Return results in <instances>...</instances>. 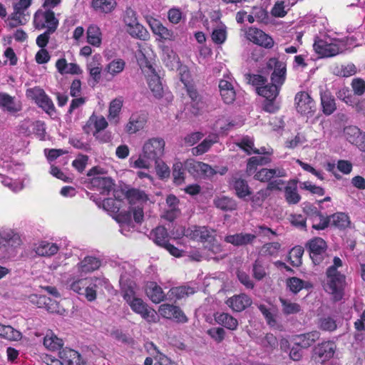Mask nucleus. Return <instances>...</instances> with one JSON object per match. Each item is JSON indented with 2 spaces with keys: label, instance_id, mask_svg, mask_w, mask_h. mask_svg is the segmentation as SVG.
Returning <instances> with one entry per match:
<instances>
[{
  "label": "nucleus",
  "instance_id": "nucleus-60",
  "mask_svg": "<svg viewBox=\"0 0 365 365\" xmlns=\"http://www.w3.org/2000/svg\"><path fill=\"white\" fill-rule=\"evenodd\" d=\"M173 176L175 183L180 185L184 181L185 172L182 164L180 162L176 163L173 165Z\"/></svg>",
  "mask_w": 365,
  "mask_h": 365
},
{
  "label": "nucleus",
  "instance_id": "nucleus-31",
  "mask_svg": "<svg viewBox=\"0 0 365 365\" xmlns=\"http://www.w3.org/2000/svg\"><path fill=\"white\" fill-rule=\"evenodd\" d=\"M215 322L230 330H235L238 327L237 320L225 312H217L214 315Z\"/></svg>",
  "mask_w": 365,
  "mask_h": 365
},
{
  "label": "nucleus",
  "instance_id": "nucleus-9",
  "mask_svg": "<svg viewBox=\"0 0 365 365\" xmlns=\"http://www.w3.org/2000/svg\"><path fill=\"white\" fill-rule=\"evenodd\" d=\"M342 46L341 42L336 39H317L313 47L321 57H332L342 51Z\"/></svg>",
  "mask_w": 365,
  "mask_h": 365
},
{
  "label": "nucleus",
  "instance_id": "nucleus-62",
  "mask_svg": "<svg viewBox=\"0 0 365 365\" xmlns=\"http://www.w3.org/2000/svg\"><path fill=\"white\" fill-rule=\"evenodd\" d=\"M182 17V12L180 9L173 7L168 11V21L173 24H178L180 22Z\"/></svg>",
  "mask_w": 365,
  "mask_h": 365
},
{
  "label": "nucleus",
  "instance_id": "nucleus-29",
  "mask_svg": "<svg viewBox=\"0 0 365 365\" xmlns=\"http://www.w3.org/2000/svg\"><path fill=\"white\" fill-rule=\"evenodd\" d=\"M236 144L244 151H245L247 155H250L252 153L270 154L269 150H267L265 148H261L260 149L255 148L253 139L248 136L242 138Z\"/></svg>",
  "mask_w": 365,
  "mask_h": 365
},
{
  "label": "nucleus",
  "instance_id": "nucleus-28",
  "mask_svg": "<svg viewBox=\"0 0 365 365\" xmlns=\"http://www.w3.org/2000/svg\"><path fill=\"white\" fill-rule=\"evenodd\" d=\"M57 71L61 74L78 75L82 73L80 66L75 63H68L64 58L58 59L56 63Z\"/></svg>",
  "mask_w": 365,
  "mask_h": 365
},
{
  "label": "nucleus",
  "instance_id": "nucleus-49",
  "mask_svg": "<svg viewBox=\"0 0 365 365\" xmlns=\"http://www.w3.org/2000/svg\"><path fill=\"white\" fill-rule=\"evenodd\" d=\"M282 245L278 242H268L263 245L260 249V255L264 257H274L278 256Z\"/></svg>",
  "mask_w": 365,
  "mask_h": 365
},
{
  "label": "nucleus",
  "instance_id": "nucleus-2",
  "mask_svg": "<svg viewBox=\"0 0 365 365\" xmlns=\"http://www.w3.org/2000/svg\"><path fill=\"white\" fill-rule=\"evenodd\" d=\"M165 141L160 138L147 140L143 145L142 152L137 158L131 157L130 166L133 168L149 169L153 161L158 160L163 154Z\"/></svg>",
  "mask_w": 365,
  "mask_h": 365
},
{
  "label": "nucleus",
  "instance_id": "nucleus-58",
  "mask_svg": "<svg viewBox=\"0 0 365 365\" xmlns=\"http://www.w3.org/2000/svg\"><path fill=\"white\" fill-rule=\"evenodd\" d=\"M304 250L302 247L297 246L292 249L289 252V259L293 266L298 267L302 264V257Z\"/></svg>",
  "mask_w": 365,
  "mask_h": 365
},
{
  "label": "nucleus",
  "instance_id": "nucleus-48",
  "mask_svg": "<svg viewBox=\"0 0 365 365\" xmlns=\"http://www.w3.org/2000/svg\"><path fill=\"white\" fill-rule=\"evenodd\" d=\"M163 51V60L165 63L166 66L171 69L178 65V58L176 53L168 46H163L162 47Z\"/></svg>",
  "mask_w": 365,
  "mask_h": 365
},
{
  "label": "nucleus",
  "instance_id": "nucleus-35",
  "mask_svg": "<svg viewBox=\"0 0 365 365\" xmlns=\"http://www.w3.org/2000/svg\"><path fill=\"white\" fill-rule=\"evenodd\" d=\"M0 107L9 113H16L21 110L14 98L5 93H0Z\"/></svg>",
  "mask_w": 365,
  "mask_h": 365
},
{
  "label": "nucleus",
  "instance_id": "nucleus-55",
  "mask_svg": "<svg viewBox=\"0 0 365 365\" xmlns=\"http://www.w3.org/2000/svg\"><path fill=\"white\" fill-rule=\"evenodd\" d=\"M195 292L196 289L190 286L173 287L170 290V295L175 297L177 299L188 297L193 294Z\"/></svg>",
  "mask_w": 365,
  "mask_h": 365
},
{
  "label": "nucleus",
  "instance_id": "nucleus-11",
  "mask_svg": "<svg viewBox=\"0 0 365 365\" xmlns=\"http://www.w3.org/2000/svg\"><path fill=\"white\" fill-rule=\"evenodd\" d=\"M26 95L29 98L34 101L47 113L53 111L54 106L52 101L41 88L36 86L29 88L26 90Z\"/></svg>",
  "mask_w": 365,
  "mask_h": 365
},
{
  "label": "nucleus",
  "instance_id": "nucleus-19",
  "mask_svg": "<svg viewBox=\"0 0 365 365\" xmlns=\"http://www.w3.org/2000/svg\"><path fill=\"white\" fill-rule=\"evenodd\" d=\"M31 302L36 303L38 307L45 308L50 313L59 315H65L66 313V309L61 307L56 301L43 295L33 296Z\"/></svg>",
  "mask_w": 365,
  "mask_h": 365
},
{
  "label": "nucleus",
  "instance_id": "nucleus-39",
  "mask_svg": "<svg viewBox=\"0 0 365 365\" xmlns=\"http://www.w3.org/2000/svg\"><path fill=\"white\" fill-rule=\"evenodd\" d=\"M87 42L96 47H99L102 42V34L99 27L95 25L88 26L86 31Z\"/></svg>",
  "mask_w": 365,
  "mask_h": 365
},
{
  "label": "nucleus",
  "instance_id": "nucleus-34",
  "mask_svg": "<svg viewBox=\"0 0 365 365\" xmlns=\"http://www.w3.org/2000/svg\"><path fill=\"white\" fill-rule=\"evenodd\" d=\"M146 294L150 300L155 304L160 303L165 299L162 288L153 282L147 284Z\"/></svg>",
  "mask_w": 365,
  "mask_h": 365
},
{
  "label": "nucleus",
  "instance_id": "nucleus-16",
  "mask_svg": "<svg viewBox=\"0 0 365 365\" xmlns=\"http://www.w3.org/2000/svg\"><path fill=\"white\" fill-rule=\"evenodd\" d=\"M108 125V123L105 117L93 113L86 121L83 129L86 134H91L98 138V133L106 129Z\"/></svg>",
  "mask_w": 365,
  "mask_h": 365
},
{
  "label": "nucleus",
  "instance_id": "nucleus-21",
  "mask_svg": "<svg viewBox=\"0 0 365 365\" xmlns=\"http://www.w3.org/2000/svg\"><path fill=\"white\" fill-rule=\"evenodd\" d=\"M158 312L164 318L175 319L178 322H185L187 318L178 307L169 304H163L159 307Z\"/></svg>",
  "mask_w": 365,
  "mask_h": 365
},
{
  "label": "nucleus",
  "instance_id": "nucleus-25",
  "mask_svg": "<svg viewBox=\"0 0 365 365\" xmlns=\"http://www.w3.org/2000/svg\"><path fill=\"white\" fill-rule=\"evenodd\" d=\"M146 121V118L143 114L134 113L130 117L125 130L128 134L136 133L144 128Z\"/></svg>",
  "mask_w": 365,
  "mask_h": 365
},
{
  "label": "nucleus",
  "instance_id": "nucleus-44",
  "mask_svg": "<svg viewBox=\"0 0 365 365\" xmlns=\"http://www.w3.org/2000/svg\"><path fill=\"white\" fill-rule=\"evenodd\" d=\"M150 237L153 242L159 246L163 247L168 241V234L167 230L164 227H157L152 230Z\"/></svg>",
  "mask_w": 365,
  "mask_h": 365
},
{
  "label": "nucleus",
  "instance_id": "nucleus-10",
  "mask_svg": "<svg viewBox=\"0 0 365 365\" xmlns=\"http://www.w3.org/2000/svg\"><path fill=\"white\" fill-rule=\"evenodd\" d=\"M103 173L102 168L94 167L88 171V176L94 175L91 180V185L93 188H96L102 194H108L113 190L114 183L110 178L99 175Z\"/></svg>",
  "mask_w": 365,
  "mask_h": 365
},
{
  "label": "nucleus",
  "instance_id": "nucleus-22",
  "mask_svg": "<svg viewBox=\"0 0 365 365\" xmlns=\"http://www.w3.org/2000/svg\"><path fill=\"white\" fill-rule=\"evenodd\" d=\"M255 239V234L240 232L226 236L225 237V241L234 246L240 247L252 244Z\"/></svg>",
  "mask_w": 365,
  "mask_h": 365
},
{
  "label": "nucleus",
  "instance_id": "nucleus-26",
  "mask_svg": "<svg viewBox=\"0 0 365 365\" xmlns=\"http://www.w3.org/2000/svg\"><path fill=\"white\" fill-rule=\"evenodd\" d=\"M287 175L283 168H277L274 169L262 168L255 173L254 178L261 182H268L274 178H282Z\"/></svg>",
  "mask_w": 365,
  "mask_h": 365
},
{
  "label": "nucleus",
  "instance_id": "nucleus-20",
  "mask_svg": "<svg viewBox=\"0 0 365 365\" xmlns=\"http://www.w3.org/2000/svg\"><path fill=\"white\" fill-rule=\"evenodd\" d=\"M335 349V344H317L313 349L312 358L324 363L333 357Z\"/></svg>",
  "mask_w": 365,
  "mask_h": 365
},
{
  "label": "nucleus",
  "instance_id": "nucleus-1",
  "mask_svg": "<svg viewBox=\"0 0 365 365\" xmlns=\"http://www.w3.org/2000/svg\"><path fill=\"white\" fill-rule=\"evenodd\" d=\"M125 276L121 275L120 284L123 292V297L128 304L131 309L136 314L140 315L149 323H156L159 320L157 312L152 308L148 307L142 299L136 297L135 292V284L132 282L125 283Z\"/></svg>",
  "mask_w": 365,
  "mask_h": 365
},
{
  "label": "nucleus",
  "instance_id": "nucleus-3",
  "mask_svg": "<svg viewBox=\"0 0 365 365\" xmlns=\"http://www.w3.org/2000/svg\"><path fill=\"white\" fill-rule=\"evenodd\" d=\"M147 44H138V49L136 52V58L140 68L147 75L148 87L155 98H160L163 95V87L160 78L155 73L153 66L148 61Z\"/></svg>",
  "mask_w": 365,
  "mask_h": 365
},
{
  "label": "nucleus",
  "instance_id": "nucleus-6",
  "mask_svg": "<svg viewBox=\"0 0 365 365\" xmlns=\"http://www.w3.org/2000/svg\"><path fill=\"white\" fill-rule=\"evenodd\" d=\"M127 198L131 205L135 221L140 223L143 220V205L148 200V195L142 190L131 189L126 193Z\"/></svg>",
  "mask_w": 365,
  "mask_h": 365
},
{
  "label": "nucleus",
  "instance_id": "nucleus-7",
  "mask_svg": "<svg viewBox=\"0 0 365 365\" xmlns=\"http://www.w3.org/2000/svg\"><path fill=\"white\" fill-rule=\"evenodd\" d=\"M50 351L58 350V356L67 365H86L81 354L76 350L63 347L64 344H43Z\"/></svg>",
  "mask_w": 365,
  "mask_h": 365
},
{
  "label": "nucleus",
  "instance_id": "nucleus-15",
  "mask_svg": "<svg viewBox=\"0 0 365 365\" xmlns=\"http://www.w3.org/2000/svg\"><path fill=\"white\" fill-rule=\"evenodd\" d=\"M294 106L297 112L303 115L312 113L315 109L314 101L309 94L304 91H300L296 94Z\"/></svg>",
  "mask_w": 365,
  "mask_h": 365
},
{
  "label": "nucleus",
  "instance_id": "nucleus-41",
  "mask_svg": "<svg viewBox=\"0 0 365 365\" xmlns=\"http://www.w3.org/2000/svg\"><path fill=\"white\" fill-rule=\"evenodd\" d=\"M313 221L312 227L315 230H324L330 225L329 217H325L316 207L310 208Z\"/></svg>",
  "mask_w": 365,
  "mask_h": 365
},
{
  "label": "nucleus",
  "instance_id": "nucleus-54",
  "mask_svg": "<svg viewBox=\"0 0 365 365\" xmlns=\"http://www.w3.org/2000/svg\"><path fill=\"white\" fill-rule=\"evenodd\" d=\"M166 202L170 207V210L166 212L165 217L170 221H173L178 214L177 209L178 200L175 196L170 195L166 199Z\"/></svg>",
  "mask_w": 365,
  "mask_h": 365
},
{
  "label": "nucleus",
  "instance_id": "nucleus-46",
  "mask_svg": "<svg viewBox=\"0 0 365 365\" xmlns=\"http://www.w3.org/2000/svg\"><path fill=\"white\" fill-rule=\"evenodd\" d=\"M321 104L323 113L329 115L336 110V103L334 98L327 92L321 94Z\"/></svg>",
  "mask_w": 365,
  "mask_h": 365
},
{
  "label": "nucleus",
  "instance_id": "nucleus-5",
  "mask_svg": "<svg viewBox=\"0 0 365 365\" xmlns=\"http://www.w3.org/2000/svg\"><path fill=\"white\" fill-rule=\"evenodd\" d=\"M326 274L325 291L331 294L335 300L341 299L345 287V275L334 269H327Z\"/></svg>",
  "mask_w": 365,
  "mask_h": 365
},
{
  "label": "nucleus",
  "instance_id": "nucleus-47",
  "mask_svg": "<svg viewBox=\"0 0 365 365\" xmlns=\"http://www.w3.org/2000/svg\"><path fill=\"white\" fill-rule=\"evenodd\" d=\"M116 6L115 0H93V8L99 12L108 14L111 12Z\"/></svg>",
  "mask_w": 365,
  "mask_h": 365
},
{
  "label": "nucleus",
  "instance_id": "nucleus-64",
  "mask_svg": "<svg viewBox=\"0 0 365 365\" xmlns=\"http://www.w3.org/2000/svg\"><path fill=\"white\" fill-rule=\"evenodd\" d=\"M351 88L355 95L362 96L365 93V81L360 78L352 80Z\"/></svg>",
  "mask_w": 365,
  "mask_h": 365
},
{
  "label": "nucleus",
  "instance_id": "nucleus-40",
  "mask_svg": "<svg viewBox=\"0 0 365 365\" xmlns=\"http://www.w3.org/2000/svg\"><path fill=\"white\" fill-rule=\"evenodd\" d=\"M232 185L237 196L240 198H244L251 194L247 182L243 179L233 177Z\"/></svg>",
  "mask_w": 365,
  "mask_h": 365
},
{
  "label": "nucleus",
  "instance_id": "nucleus-52",
  "mask_svg": "<svg viewBox=\"0 0 365 365\" xmlns=\"http://www.w3.org/2000/svg\"><path fill=\"white\" fill-rule=\"evenodd\" d=\"M214 204L217 208L225 211H232L237 208L236 202L225 196L216 197L214 200Z\"/></svg>",
  "mask_w": 365,
  "mask_h": 365
},
{
  "label": "nucleus",
  "instance_id": "nucleus-24",
  "mask_svg": "<svg viewBox=\"0 0 365 365\" xmlns=\"http://www.w3.org/2000/svg\"><path fill=\"white\" fill-rule=\"evenodd\" d=\"M310 256L314 263H319L318 256L324 253L327 249L325 241L321 237H314L307 242Z\"/></svg>",
  "mask_w": 365,
  "mask_h": 365
},
{
  "label": "nucleus",
  "instance_id": "nucleus-14",
  "mask_svg": "<svg viewBox=\"0 0 365 365\" xmlns=\"http://www.w3.org/2000/svg\"><path fill=\"white\" fill-rule=\"evenodd\" d=\"M267 66L270 68H274L271 76L272 84L280 88L286 79V64L273 58L269 59Z\"/></svg>",
  "mask_w": 365,
  "mask_h": 365
},
{
  "label": "nucleus",
  "instance_id": "nucleus-45",
  "mask_svg": "<svg viewBox=\"0 0 365 365\" xmlns=\"http://www.w3.org/2000/svg\"><path fill=\"white\" fill-rule=\"evenodd\" d=\"M284 197L289 204H297L300 201L301 197L297 192L295 181L290 182L285 187Z\"/></svg>",
  "mask_w": 365,
  "mask_h": 365
},
{
  "label": "nucleus",
  "instance_id": "nucleus-38",
  "mask_svg": "<svg viewBox=\"0 0 365 365\" xmlns=\"http://www.w3.org/2000/svg\"><path fill=\"white\" fill-rule=\"evenodd\" d=\"M127 32L133 38L142 41H148L150 38V34L148 30L139 22L133 24L126 29Z\"/></svg>",
  "mask_w": 365,
  "mask_h": 365
},
{
  "label": "nucleus",
  "instance_id": "nucleus-61",
  "mask_svg": "<svg viewBox=\"0 0 365 365\" xmlns=\"http://www.w3.org/2000/svg\"><path fill=\"white\" fill-rule=\"evenodd\" d=\"M0 182L6 187H8L14 192L21 190L24 185L21 182H14L11 179L4 177L0 174Z\"/></svg>",
  "mask_w": 365,
  "mask_h": 365
},
{
  "label": "nucleus",
  "instance_id": "nucleus-13",
  "mask_svg": "<svg viewBox=\"0 0 365 365\" xmlns=\"http://www.w3.org/2000/svg\"><path fill=\"white\" fill-rule=\"evenodd\" d=\"M186 170L195 177L211 178L217 172L208 164L196 161L193 159L187 160L185 163Z\"/></svg>",
  "mask_w": 365,
  "mask_h": 365
},
{
  "label": "nucleus",
  "instance_id": "nucleus-30",
  "mask_svg": "<svg viewBox=\"0 0 365 365\" xmlns=\"http://www.w3.org/2000/svg\"><path fill=\"white\" fill-rule=\"evenodd\" d=\"M0 338L10 341H19L22 339V334L10 325L0 324Z\"/></svg>",
  "mask_w": 365,
  "mask_h": 365
},
{
  "label": "nucleus",
  "instance_id": "nucleus-56",
  "mask_svg": "<svg viewBox=\"0 0 365 365\" xmlns=\"http://www.w3.org/2000/svg\"><path fill=\"white\" fill-rule=\"evenodd\" d=\"M87 69L94 83H98L101 76L102 68L101 63L97 61H93L88 64Z\"/></svg>",
  "mask_w": 365,
  "mask_h": 365
},
{
  "label": "nucleus",
  "instance_id": "nucleus-36",
  "mask_svg": "<svg viewBox=\"0 0 365 365\" xmlns=\"http://www.w3.org/2000/svg\"><path fill=\"white\" fill-rule=\"evenodd\" d=\"M123 101L121 98L113 99L109 105L108 118L111 123L118 124L119 123V114L121 111Z\"/></svg>",
  "mask_w": 365,
  "mask_h": 365
},
{
  "label": "nucleus",
  "instance_id": "nucleus-50",
  "mask_svg": "<svg viewBox=\"0 0 365 365\" xmlns=\"http://www.w3.org/2000/svg\"><path fill=\"white\" fill-rule=\"evenodd\" d=\"M279 90V88L277 87L275 85L271 84L258 87L257 93L268 101H275Z\"/></svg>",
  "mask_w": 365,
  "mask_h": 365
},
{
  "label": "nucleus",
  "instance_id": "nucleus-42",
  "mask_svg": "<svg viewBox=\"0 0 365 365\" xmlns=\"http://www.w3.org/2000/svg\"><path fill=\"white\" fill-rule=\"evenodd\" d=\"M217 136L216 135H210L206 138L197 146L192 148L191 152L193 155H200L209 150L211 146L217 143Z\"/></svg>",
  "mask_w": 365,
  "mask_h": 365
},
{
  "label": "nucleus",
  "instance_id": "nucleus-33",
  "mask_svg": "<svg viewBox=\"0 0 365 365\" xmlns=\"http://www.w3.org/2000/svg\"><path fill=\"white\" fill-rule=\"evenodd\" d=\"M125 68V61L120 58H115L106 64L104 71L113 78L121 73Z\"/></svg>",
  "mask_w": 365,
  "mask_h": 365
},
{
  "label": "nucleus",
  "instance_id": "nucleus-8",
  "mask_svg": "<svg viewBox=\"0 0 365 365\" xmlns=\"http://www.w3.org/2000/svg\"><path fill=\"white\" fill-rule=\"evenodd\" d=\"M34 24L38 29H46V31L54 32L58 25V20L51 10L39 9L34 14Z\"/></svg>",
  "mask_w": 365,
  "mask_h": 365
},
{
  "label": "nucleus",
  "instance_id": "nucleus-53",
  "mask_svg": "<svg viewBox=\"0 0 365 365\" xmlns=\"http://www.w3.org/2000/svg\"><path fill=\"white\" fill-rule=\"evenodd\" d=\"M279 301L282 304V311L285 315L297 314L301 311V307L297 303L284 298H279Z\"/></svg>",
  "mask_w": 365,
  "mask_h": 365
},
{
  "label": "nucleus",
  "instance_id": "nucleus-63",
  "mask_svg": "<svg viewBox=\"0 0 365 365\" xmlns=\"http://www.w3.org/2000/svg\"><path fill=\"white\" fill-rule=\"evenodd\" d=\"M307 142L305 136L302 134H297L294 138L289 139L286 142V147L294 149L299 146L303 145Z\"/></svg>",
  "mask_w": 365,
  "mask_h": 365
},
{
  "label": "nucleus",
  "instance_id": "nucleus-18",
  "mask_svg": "<svg viewBox=\"0 0 365 365\" xmlns=\"http://www.w3.org/2000/svg\"><path fill=\"white\" fill-rule=\"evenodd\" d=\"M246 38L255 44L264 48H272L274 45L273 39L263 32L255 27L249 28L246 31Z\"/></svg>",
  "mask_w": 365,
  "mask_h": 365
},
{
  "label": "nucleus",
  "instance_id": "nucleus-57",
  "mask_svg": "<svg viewBox=\"0 0 365 365\" xmlns=\"http://www.w3.org/2000/svg\"><path fill=\"white\" fill-rule=\"evenodd\" d=\"M192 238L197 240H207L210 237V232L205 227H195L190 234Z\"/></svg>",
  "mask_w": 365,
  "mask_h": 365
},
{
  "label": "nucleus",
  "instance_id": "nucleus-23",
  "mask_svg": "<svg viewBox=\"0 0 365 365\" xmlns=\"http://www.w3.org/2000/svg\"><path fill=\"white\" fill-rule=\"evenodd\" d=\"M227 305L233 311L242 312L251 305V299L245 294L235 295L226 302Z\"/></svg>",
  "mask_w": 365,
  "mask_h": 365
},
{
  "label": "nucleus",
  "instance_id": "nucleus-17",
  "mask_svg": "<svg viewBox=\"0 0 365 365\" xmlns=\"http://www.w3.org/2000/svg\"><path fill=\"white\" fill-rule=\"evenodd\" d=\"M108 280L105 278H88L87 284L83 294L88 301L93 302L96 299L97 292L106 288Z\"/></svg>",
  "mask_w": 365,
  "mask_h": 365
},
{
  "label": "nucleus",
  "instance_id": "nucleus-59",
  "mask_svg": "<svg viewBox=\"0 0 365 365\" xmlns=\"http://www.w3.org/2000/svg\"><path fill=\"white\" fill-rule=\"evenodd\" d=\"M227 38L226 28L224 25L215 29L212 33V40L217 44H222Z\"/></svg>",
  "mask_w": 365,
  "mask_h": 365
},
{
  "label": "nucleus",
  "instance_id": "nucleus-4",
  "mask_svg": "<svg viewBox=\"0 0 365 365\" xmlns=\"http://www.w3.org/2000/svg\"><path fill=\"white\" fill-rule=\"evenodd\" d=\"M23 245L21 234L8 227H0V257L11 259L16 257Z\"/></svg>",
  "mask_w": 365,
  "mask_h": 365
},
{
  "label": "nucleus",
  "instance_id": "nucleus-32",
  "mask_svg": "<svg viewBox=\"0 0 365 365\" xmlns=\"http://www.w3.org/2000/svg\"><path fill=\"white\" fill-rule=\"evenodd\" d=\"M269 152L270 154H264V156H254L249 158L246 168L248 175H252L255 172L257 165H264L271 162L269 155L272 152Z\"/></svg>",
  "mask_w": 365,
  "mask_h": 365
},
{
  "label": "nucleus",
  "instance_id": "nucleus-27",
  "mask_svg": "<svg viewBox=\"0 0 365 365\" xmlns=\"http://www.w3.org/2000/svg\"><path fill=\"white\" fill-rule=\"evenodd\" d=\"M219 88L222 100L225 103H231L235 99V91L230 81L222 79L219 83Z\"/></svg>",
  "mask_w": 365,
  "mask_h": 365
},
{
  "label": "nucleus",
  "instance_id": "nucleus-51",
  "mask_svg": "<svg viewBox=\"0 0 365 365\" xmlns=\"http://www.w3.org/2000/svg\"><path fill=\"white\" fill-rule=\"evenodd\" d=\"M101 266V262L96 257H87L82 260L78 268L83 272H89L98 269Z\"/></svg>",
  "mask_w": 365,
  "mask_h": 365
},
{
  "label": "nucleus",
  "instance_id": "nucleus-43",
  "mask_svg": "<svg viewBox=\"0 0 365 365\" xmlns=\"http://www.w3.org/2000/svg\"><path fill=\"white\" fill-rule=\"evenodd\" d=\"M329 217L330 225L339 229H345L351 224L349 217L344 212H336Z\"/></svg>",
  "mask_w": 365,
  "mask_h": 365
},
{
  "label": "nucleus",
  "instance_id": "nucleus-12",
  "mask_svg": "<svg viewBox=\"0 0 365 365\" xmlns=\"http://www.w3.org/2000/svg\"><path fill=\"white\" fill-rule=\"evenodd\" d=\"M145 18L153 33L159 37V41H173L176 39L175 32L165 26L159 20L149 15Z\"/></svg>",
  "mask_w": 365,
  "mask_h": 365
},
{
  "label": "nucleus",
  "instance_id": "nucleus-37",
  "mask_svg": "<svg viewBox=\"0 0 365 365\" xmlns=\"http://www.w3.org/2000/svg\"><path fill=\"white\" fill-rule=\"evenodd\" d=\"M58 250L56 244L44 241L36 246L35 252L39 256L50 257L56 254Z\"/></svg>",
  "mask_w": 365,
  "mask_h": 365
}]
</instances>
